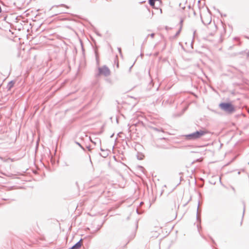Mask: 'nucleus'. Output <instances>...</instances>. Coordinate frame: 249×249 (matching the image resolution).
<instances>
[{
	"mask_svg": "<svg viewBox=\"0 0 249 249\" xmlns=\"http://www.w3.org/2000/svg\"><path fill=\"white\" fill-rule=\"evenodd\" d=\"M158 0H149V4L153 8H155V3Z\"/></svg>",
	"mask_w": 249,
	"mask_h": 249,
	"instance_id": "39448f33",
	"label": "nucleus"
},
{
	"mask_svg": "<svg viewBox=\"0 0 249 249\" xmlns=\"http://www.w3.org/2000/svg\"><path fill=\"white\" fill-rule=\"evenodd\" d=\"M242 225V219H241V220L240 221V222L239 223V226H241Z\"/></svg>",
	"mask_w": 249,
	"mask_h": 249,
	"instance_id": "423d86ee",
	"label": "nucleus"
},
{
	"mask_svg": "<svg viewBox=\"0 0 249 249\" xmlns=\"http://www.w3.org/2000/svg\"><path fill=\"white\" fill-rule=\"evenodd\" d=\"M219 107L221 109L229 113H231L235 111L234 106L230 103H221L219 105Z\"/></svg>",
	"mask_w": 249,
	"mask_h": 249,
	"instance_id": "f03ea898",
	"label": "nucleus"
},
{
	"mask_svg": "<svg viewBox=\"0 0 249 249\" xmlns=\"http://www.w3.org/2000/svg\"><path fill=\"white\" fill-rule=\"evenodd\" d=\"M99 73L100 74H108L109 73V71L108 69L106 68H99Z\"/></svg>",
	"mask_w": 249,
	"mask_h": 249,
	"instance_id": "7ed1b4c3",
	"label": "nucleus"
},
{
	"mask_svg": "<svg viewBox=\"0 0 249 249\" xmlns=\"http://www.w3.org/2000/svg\"><path fill=\"white\" fill-rule=\"evenodd\" d=\"M82 245V239H81L78 242H77L75 245L69 249H78Z\"/></svg>",
	"mask_w": 249,
	"mask_h": 249,
	"instance_id": "20e7f679",
	"label": "nucleus"
},
{
	"mask_svg": "<svg viewBox=\"0 0 249 249\" xmlns=\"http://www.w3.org/2000/svg\"><path fill=\"white\" fill-rule=\"evenodd\" d=\"M208 133V132L206 130H201L195 132L192 134L185 135V137L186 138V139L188 140H196L200 138V137L207 134Z\"/></svg>",
	"mask_w": 249,
	"mask_h": 249,
	"instance_id": "f257e3e1",
	"label": "nucleus"
},
{
	"mask_svg": "<svg viewBox=\"0 0 249 249\" xmlns=\"http://www.w3.org/2000/svg\"><path fill=\"white\" fill-rule=\"evenodd\" d=\"M150 36H151V37L153 38L154 36V34H152L150 35Z\"/></svg>",
	"mask_w": 249,
	"mask_h": 249,
	"instance_id": "0eeeda50",
	"label": "nucleus"
}]
</instances>
